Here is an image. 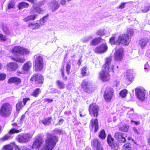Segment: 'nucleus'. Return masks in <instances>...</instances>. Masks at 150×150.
<instances>
[{
    "mask_svg": "<svg viewBox=\"0 0 150 150\" xmlns=\"http://www.w3.org/2000/svg\"><path fill=\"white\" fill-rule=\"evenodd\" d=\"M12 147L10 145H7L4 146V150H13Z\"/></svg>",
    "mask_w": 150,
    "mask_h": 150,
    "instance_id": "47",
    "label": "nucleus"
},
{
    "mask_svg": "<svg viewBox=\"0 0 150 150\" xmlns=\"http://www.w3.org/2000/svg\"><path fill=\"white\" fill-rule=\"evenodd\" d=\"M14 5L15 4L13 2H10L8 5V9H10L13 8L14 7Z\"/></svg>",
    "mask_w": 150,
    "mask_h": 150,
    "instance_id": "49",
    "label": "nucleus"
},
{
    "mask_svg": "<svg viewBox=\"0 0 150 150\" xmlns=\"http://www.w3.org/2000/svg\"><path fill=\"white\" fill-rule=\"evenodd\" d=\"M115 138L119 143H125L126 142V136L124 133L117 132L115 133L114 135Z\"/></svg>",
    "mask_w": 150,
    "mask_h": 150,
    "instance_id": "13",
    "label": "nucleus"
},
{
    "mask_svg": "<svg viewBox=\"0 0 150 150\" xmlns=\"http://www.w3.org/2000/svg\"><path fill=\"white\" fill-rule=\"evenodd\" d=\"M7 40V38L6 35L0 34V40H1L4 41H6Z\"/></svg>",
    "mask_w": 150,
    "mask_h": 150,
    "instance_id": "48",
    "label": "nucleus"
},
{
    "mask_svg": "<svg viewBox=\"0 0 150 150\" xmlns=\"http://www.w3.org/2000/svg\"><path fill=\"white\" fill-rule=\"evenodd\" d=\"M111 62V57L106 58L105 62L102 67L101 70L98 73L99 78L104 82H108L110 79V73L114 72L115 67Z\"/></svg>",
    "mask_w": 150,
    "mask_h": 150,
    "instance_id": "1",
    "label": "nucleus"
},
{
    "mask_svg": "<svg viewBox=\"0 0 150 150\" xmlns=\"http://www.w3.org/2000/svg\"><path fill=\"white\" fill-rule=\"evenodd\" d=\"M25 117V115H23L21 118L20 123H22L23 122V120L24 119Z\"/></svg>",
    "mask_w": 150,
    "mask_h": 150,
    "instance_id": "60",
    "label": "nucleus"
},
{
    "mask_svg": "<svg viewBox=\"0 0 150 150\" xmlns=\"http://www.w3.org/2000/svg\"><path fill=\"white\" fill-rule=\"evenodd\" d=\"M36 12L42 14L43 13V11L41 8L38 7L32 8L31 10L30 13L33 14Z\"/></svg>",
    "mask_w": 150,
    "mask_h": 150,
    "instance_id": "27",
    "label": "nucleus"
},
{
    "mask_svg": "<svg viewBox=\"0 0 150 150\" xmlns=\"http://www.w3.org/2000/svg\"><path fill=\"white\" fill-rule=\"evenodd\" d=\"M98 137L101 139H104L106 137L105 132L104 129L101 130L99 132Z\"/></svg>",
    "mask_w": 150,
    "mask_h": 150,
    "instance_id": "31",
    "label": "nucleus"
},
{
    "mask_svg": "<svg viewBox=\"0 0 150 150\" xmlns=\"http://www.w3.org/2000/svg\"><path fill=\"white\" fill-rule=\"evenodd\" d=\"M71 62L70 61L67 62L66 64V71L67 75H69L70 72V70L71 68Z\"/></svg>",
    "mask_w": 150,
    "mask_h": 150,
    "instance_id": "38",
    "label": "nucleus"
},
{
    "mask_svg": "<svg viewBox=\"0 0 150 150\" xmlns=\"http://www.w3.org/2000/svg\"><path fill=\"white\" fill-rule=\"evenodd\" d=\"M6 77L5 74H0V80H4Z\"/></svg>",
    "mask_w": 150,
    "mask_h": 150,
    "instance_id": "51",
    "label": "nucleus"
},
{
    "mask_svg": "<svg viewBox=\"0 0 150 150\" xmlns=\"http://www.w3.org/2000/svg\"><path fill=\"white\" fill-rule=\"evenodd\" d=\"M131 122H133L136 125H137L140 124V122L139 121H134L133 120H131Z\"/></svg>",
    "mask_w": 150,
    "mask_h": 150,
    "instance_id": "57",
    "label": "nucleus"
},
{
    "mask_svg": "<svg viewBox=\"0 0 150 150\" xmlns=\"http://www.w3.org/2000/svg\"><path fill=\"white\" fill-rule=\"evenodd\" d=\"M57 86L59 89H64L66 87V85L59 80H57L56 81Z\"/></svg>",
    "mask_w": 150,
    "mask_h": 150,
    "instance_id": "32",
    "label": "nucleus"
},
{
    "mask_svg": "<svg viewBox=\"0 0 150 150\" xmlns=\"http://www.w3.org/2000/svg\"><path fill=\"white\" fill-rule=\"evenodd\" d=\"M134 110L133 109H132L130 110L127 112V114L129 115H131L134 113Z\"/></svg>",
    "mask_w": 150,
    "mask_h": 150,
    "instance_id": "58",
    "label": "nucleus"
},
{
    "mask_svg": "<svg viewBox=\"0 0 150 150\" xmlns=\"http://www.w3.org/2000/svg\"><path fill=\"white\" fill-rule=\"evenodd\" d=\"M131 145L129 143H125L122 146V150H131Z\"/></svg>",
    "mask_w": 150,
    "mask_h": 150,
    "instance_id": "34",
    "label": "nucleus"
},
{
    "mask_svg": "<svg viewBox=\"0 0 150 150\" xmlns=\"http://www.w3.org/2000/svg\"><path fill=\"white\" fill-rule=\"evenodd\" d=\"M32 137V135L31 134L26 133L18 135L17 139L19 142L25 143L29 142Z\"/></svg>",
    "mask_w": 150,
    "mask_h": 150,
    "instance_id": "8",
    "label": "nucleus"
},
{
    "mask_svg": "<svg viewBox=\"0 0 150 150\" xmlns=\"http://www.w3.org/2000/svg\"><path fill=\"white\" fill-rule=\"evenodd\" d=\"M127 91L126 89H124L120 91V95L122 98L125 97L127 95Z\"/></svg>",
    "mask_w": 150,
    "mask_h": 150,
    "instance_id": "42",
    "label": "nucleus"
},
{
    "mask_svg": "<svg viewBox=\"0 0 150 150\" xmlns=\"http://www.w3.org/2000/svg\"><path fill=\"white\" fill-rule=\"evenodd\" d=\"M32 66V63L30 61H28L24 64L22 67V70L24 73L29 72Z\"/></svg>",
    "mask_w": 150,
    "mask_h": 150,
    "instance_id": "19",
    "label": "nucleus"
},
{
    "mask_svg": "<svg viewBox=\"0 0 150 150\" xmlns=\"http://www.w3.org/2000/svg\"><path fill=\"white\" fill-rule=\"evenodd\" d=\"M41 150H47V140H45V144L42 147Z\"/></svg>",
    "mask_w": 150,
    "mask_h": 150,
    "instance_id": "55",
    "label": "nucleus"
},
{
    "mask_svg": "<svg viewBox=\"0 0 150 150\" xmlns=\"http://www.w3.org/2000/svg\"><path fill=\"white\" fill-rule=\"evenodd\" d=\"M97 34L100 36H103L105 35V33L103 31L100 30L97 32Z\"/></svg>",
    "mask_w": 150,
    "mask_h": 150,
    "instance_id": "52",
    "label": "nucleus"
},
{
    "mask_svg": "<svg viewBox=\"0 0 150 150\" xmlns=\"http://www.w3.org/2000/svg\"><path fill=\"white\" fill-rule=\"evenodd\" d=\"M37 16V15L36 14L28 16L24 18L23 20L25 22H27L30 20H33L36 18Z\"/></svg>",
    "mask_w": 150,
    "mask_h": 150,
    "instance_id": "30",
    "label": "nucleus"
},
{
    "mask_svg": "<svg viewBox=\"0 0 150 150\" xmlns=\"http://www.w3.org/2000/svg\"><path fill=\"white\" fill-rule=\"evenodd\" d=\"M28 26L30 28L33 30L38 29L40 27V25L38 23L35 24L30 23L28 25Z\"/></svg>",
    "mask_w": 150,
    "mask_h": 150,
    "instance_id": "33",
    "label": "nucleus"
},
{
    "mask_svg": "<svg viewBox=\"0 0 150 150\" xmlns=\"http://www.w3.org/2000/svg\"><path fill=\"white\" fill-rule=\"evenodd\" d=\"M41 92V90L39 88H37L35 89L34 90L33 93H32L31 95L32 96L35 97H37L38 95H39Z\"/></svg>",
    "mask_w": 150,
    "mask_h": 150,
    "instance_id": "36",
    "label": "nucleus"
},
{
    "mask_svg": "<svg viewBox=\"0 0 150 150\" xmlns=\"http://www.w3.org/2000/svg\"><path fill=\"white\" fill-rule=\"evenodd\" d=\"M108 49V46L105 43H103L97 46L94 50V52L97 54H102L106 52Z\"/></svg>",
    "mask_w": 150,
    "mask_h": 150,
    "instance_id": "12",
    "label": "nucleus"
},
{
    "mask_svg": "<svg viewBox=\"0 0 150 150\" xmlns=\"http://www.w3.org/2000/svg\"><path fill=\"white\" fill-rule=\"evenodd\" d=\"M91 124L92 127V129H94L93 132L95 133L97 132L98 129L99 125L98 120L95 118L94 120L92 119L91 121Z\"/></svg>",
    "mask_w": 150,
    "mask_h": 150,
    "instance_id": "18",
    "label": "nucleus"
},
{
    "mask_svg": "<svg viewBox=\"0 0 150 150\" xmlns=\"http://www.w3.org/2000/svg\"><path fill=\"white\" fill-rule=\"evenodd\" d=\"M80 87L82 91L88 93H91L94 91L92 85L89 81H87L85 79L82 81Z\"/></svg>",
    "mask_w": 150,
    "mask_h": 150,
    "instance_id": "4",
    "label": "nucleus"
},
{
    "mask_svg": "<svg viewBox=\"0 0 150 150\" xmlns=\"http://www.w3.org/2000/svg\"><path fill=\"white\" fill-rule=\"evenodd\" d=\"M124 56V49L122 47L115 50L114 54V58L116 61H121L123 59Z\"/></svg>",
    "mask_w": 150,
    "mask_h": 150,
    "instance_id": "10",
    "label": "nucleus"
},
{
    "mask_svg": "<svg viewBox=\"0 0 150 150\" xmlns=\"http://www.w3.org/2000/svg\"><path fill=\"white\" fill-rule=\"evenodd\" d=\"M46 18L47 17L45 16L41 19L40 23L41 25H44L45 22H46L47 21Z\"/></svg>",
    "mask_w": 150,
    "mask_h": 150,
    "instance_id": "45",
    "label": "nucleus"
},
{
    "mask_svg": "<svg viewBox=\"0 0 150 150\" xmlns=\"http://www.w3.org/2000/svg\"><path fill=\"white\" fill-rule=\"evenodd\" d=\"M91 146L93 150H103L100 140L95 138L91 141Z\"/></svg>",
    "mask_w": 150,
    "mask_h": 150,
    "instance_id": "14",
    "label": "nucleus"
},
{
    "mask_svg": "<svg viewBox=\"0 0 150 150\" xmlns=\"http://www.w3.org/2000/svg\"><path fill=\"white\" fill-rule=\"evenodd\" d=\"M53 120L51 117H49L47 118V125L50 124L52 121Z\"/></svg>",
    "mask_w": 150,
    "mask_h": 150,
    "instance_id": "56",
    "label": "nucleus"
},
{
    "mask_svg": "<svg viewBox=\"0 0 150 150\" xmlns=\"http://www.w3.org/2000/svg\"><path fill=\"white\" fill-rule=\"evenodd\" d=\"M11 138V136L8 135H6L2 138V139L3 140H6L8 139Z\"/></svg>",
    "mask_w": 150,
    "mask_h": 150,
    "instance_id": "54",
    "label": "nucleus"
},
{
    "mask_svg": "<svg viewBox=\"0 0 150 150\" xmlns=\"http://www.w3.org/2000/svg\"><path fill=\"white\" fill-rule=\"evenodd\" d=\"M13 144L16 150H22V146H18L16 145L15 142L13 143Z\"/></svg>",
    "mask_w": 150,
    "mask_h": 150,
    "instance_id": "50",
    "label": "nucleus"
},
{
    "mask_svg": "<svg viewBox=\"0 0 150 150\" xmlns=\"http://www.w3.org/2000/svg\"><path fill=\"white\" fill-rule=\"evenodd\" d=\"M58 140V137L55 136H51L47 139V150H52L56 146Z\"/></svg>",
    "mask_w": 150,
    "mask_h": 150,
    "instance_id": "7",
    "label": "nucleus"
},
{
    "mask_svg": "<svg viewBox=\"0 0 150 150\" xmlns=\"http://www.w3.org/2000/svg\"><path fill=\"white\" fill-rule=\"evenodd\" d=\"M22 131L21 129L18 130L15 128L11 129L9 132L8 133L10 135H12L15 133H18L21 132Z\"/></svg>",
    "mask_w": 150,
    "mask_h": 150,
    "instance_id": "39",
    "label": "nucleus"
},
{
    "mask_svg": "<svg viewBox=\"0 0 150 150\" xmlns=\"http://www.w3.org/2000/svg\"><path fill=\"white\" fill-rule=\"evenodd\" d=\"M22 50L21 51V54L24 55L29 53L30 51L28 49L23 47L22 48Z\"/></svg>",
    "mask_w": 150,
    "mask_h": 150,
    "instance_id": "41",
    "label": "nucleus"
},
{
    "mask_svg": "<svg viewBox=\"0 0 150 150\" xmlns=\"http://www.w3.org/2000/svg\"><path fill=\"white\" fill-rule=\"evenodd\" d=\"M145 10H144L143 11L145 12H148L149 10H150V6L148 7H146L145 8Z\"/></svg>",
    "mask_w": 150,
    "mask_h": 150,
    "instance_id": "62",
    "label": "nucleus"
},
{
    "mask_svg": "<svg viewBox=\"0 0 150 150\" xmlns=\"http://www.w3.org/2000/svg\"><path fill=\"white\" fill-rule=\"evenodd\" d=\"M35 67L36 71H40L43 67V59L42 57L38 56L35 57Z\"/></svg>",
    "mask_w": 150,
    "mask_h": 150,
    "instance_id": "9",
    "label": "nucleus"
},
{
    "mask_svg": "<svg viewBox=\"0 0 150 150\" xmlns=\"http://www.w3.org/2000/svg\"><path fill=\"white\" fill-rule=\"evenodd\" d=\"M8 81L10 83L20 82L21 81V80L17 78L13 77L10 78L8 80Z\"/></svg>",
    "mask_w": 150,
    "mask_h": 150,
    "instance_id": "37",
    "label": "nucleus"
},
{
    "mask_svg": "<svg viewBox=\"0 0 150 150\" xmlns=\"http://www.w3.org/2000/svg\"><path fill=\"white\" fill-rule=\"evenodd\" d=\"M126 34L129 35V36H133V31L132 29H128L127 30V33Z\"/></svg>",
    "mask_w": 150,
    "mask_h": 150,
    "instance_id": "46",
    "label": "nucleus"
},
{
    "mask_svg": "<svg viewBox=\"0 0 150 150\" xmlns=\"http://www.w3.org/2000/svg\"><path fill=\"white\" fill-rule=\"evenodd\" d=\"M102 38L101 37L94 38L91 41V45L92 46H95L99 44L102 40Z\"/></svg>",
    "mask_w": 150,
    "mask_h": 150,
    "instance_id": "25",
    "label": "nucleus"
},
{
    "mask_svg": "<svg viewBox=\"0 0 150 150\" xmlns=\"http://www.w3.org/2000/svg\"><path fill=\"white\" fill-rule=\"evenodd\" d=\"M62 77L63 80L64 81H66L67 80V78L66 76L64 75L62 76Z\"/></svg>",
    "mask_w": 150,
    "mask_h": 150,
    "instance_id": "64",
    "label": "nucleus"
},
{
    "mask_svg": "<svg viewBox=\"0 0 150 150\" xmlns=\"http://www.w3.org/2000/svg\"><path fill=\"white\" fill-rule=\"evenodd\" d=\"M29 6V4L24 2H22L20 3L18 5L19 9L23 8H24L28 7Z\"/></svg>",
    "mask_w": 150,
    "mask_h": 150,
    "instance_id": "40",
    "label": "nucleus"
},
{
    "mask_svg": "<svg viewBox=\"0 0 150 150\" xmlns=\"http://www.w3.org/2000/svg\"><path fill=\"white\" fill-rule=\"evenodd\" d=\"M133 74L131 70L127 71L125 80V82L127 85H129L133 82L134 78Z\"/></svg>",
    "mask_w": 150,
    "mask_h": 150,
    "instance_id": "15",
    "label": "nucleus"
},
{
    "mask_svg": "<svg viewBox=\"0 0 150 150\" xmlns=\"http://www.w3.org/2000/svg\"><path fill=\"white\" fill-rule=\"evenodd\" d=\"M129 126L126 124L124 123L121 124L119 127L120 130L124 132H127L128 131Z\"/></svg>",
    "mask_w": 150,
    "mask_h": 150,
    "instance_id": "26",
    "label": "nucleus"
},
{
    "mask_svg": "<svg viewBox=\"0 0 150 150\" xmlns=\"http://www.w3.org/2000/svg\"><path fill=\"white\" fill-rule=\"evenodd\" d=\"M43 142V139L41 137H39L35 139L33 144L32 147L33 148H39Z\"/></svg>",
    "mask_w": 150,
    "mask_h": 150,
    "instance_id": "24",
    "label": "nucleus"
},
{
    "mask_svg": "<svg viewBox=\"0 0 150 150\" xmlns=\"http://www.w3.org/2000/svg\"><path fill=\"white\" fill-rule=\"evenodd\" d=\"M12 108L10 104L6 103L3 104L0 109V115L2 117H7L11 114Z\"/></svg>",
    "mask_w": 150,
    "mask_h": 150,
    "instance_id": "3",
    "label": "nucleus"
},
{
    "mask_svg": "<svg viewBox=\"0 0 150 150\" xmlns=\"http://www.w3.org/2000/svg\"><path fill=\"white\" fill-rule=\"evenodd\" d=\"M22 47L20 46H16L12 48L11 52L13 53L21 54Z\"/></svg>",
    "mask_w": 150,
    "mask_h": 150,
    "instance_id": "29",
    "label": "nucleus"
},
{
    "mask_svg": "<svg viewBox=\"0 0 150 150\" xmlns=\"http://www.w3.org/2000/svg\"><path fill=\"white\" fill-rule=\"evenodd\" d=\"M87 68L86 66H84L81 69V73L83 76H87L88 73H87Z\"/></svg>",
    "mask_w": 150,
    "mask_h": 150,
    "instance_id": "35",
    "label": "nucleus"
},
{
    "mask_svg": "<svg viewBox=\"0 0 150 150\" xmlns=\"http://www.w3.org/2000/svg\"><path fill=\"white\" fill-rule=\"evenodd\" d=\"M22 150H33V147L31 146H22Z\"/></svg>",
    "mask_w": 150,
    "mask_h": 150,
    "instance_id": "44",
    "label": "nucleus"
},
{
    "mask_svg": "<svg viewBox=\"0 0 150 150\" xmlns=\"http://www.w3.org/2000/svg\"><path fill=\"white\" fill-rule=\"evenodd\" d=\"M82 61V60H81V58L78 60V62H77V64L79 66H80L81 65V62Z\"/></svg>",
    "mask_w": 150,
    "mask_h": 150,
    "instance_id": "63",
    "label": "nucleus"
},
{
    "mask_svg": "<svg viewBox=\"0 0 150 150\" xmlns=\"http://www.w3.org/2000/svg\"><path fill=\"white\" fill-rule=\"evenodd\" d=\"M99 110V107L95 103H91L89 106L88 111L91 116L97 117L98 115Z\"/></svg>",
    "mask_w": 150,
    "mask_h": 150,
    "instance_id": "6",
    "label": "nucleus"
},
{
    "mask_svg": "<svg viewBox=\"0 0 150 150\" xmlns=\"http://www.w3.org/2000/svg\"><path fill=\"white\" fill-rule=\"evenodd\" d=\"M30 100V98H23L22 101H20L16 105V107L17 110H19L21 108L26 104L27 102Z\"/></svg>",
    "mask_w": 150,
    "mask_h": 150,
    "instance_id": "22",
    "label": "nucleus"
},
{
    "mask_svg": "<svg viewBox=\"0 0 150 150\" xmlns=\"http://www.w3.org/2000/svg\"><path fill=\"white\" fill-rule=\"evenodd\" d=\"M135 94L138 98L141 101H143L145 98V94L144 91L142 89L137 88L135 89Z\"/></svg>",
    "mask_w": 150,
    "mask_h": 150,
    "instance_id": "16",
    "label": "nucleus"
},
{
    "mask_svg": "<svg viewBox=\"0 0 150 150\" xmlns=\"http://www.w3.org/2000/svg\"><path fill=\"white\" fill-rule=\"evenodd\" d=\"M64 121V120L63 119H61L59 120V122L57 123V124L60 125L62 124Z\"/></svg>",
    "mask_w": 150,
    "mask_h": 150,
    "instance_id": "61",
    "label": "nucleus"
},
{
    "mask_svg": "<svg viewBox=\"0 0 150 150\" xmlns=\"http://www.w3.org/2000/svg\"><path fill=\"white\" fill-rule=\"evenodd\" d=\"M42 123L44 125H46L47 124V120L45 119H44L41 120Z\"/></svg>",
    "mask_w": 150,
    "mask_h": 150,
    "instance_id": "59",
    "label": "nucleus"
},
{
    "mask_svg": "<svg viewBox=\"0 0 150 150\" xmlns=\"http://www.w3.org/2000/svg\"><path fill=\"white\" fill-rule=\"evenodd\" d=\"M149 40L147 38H142L139 40L138 44L142 49H143L146 46Z\"/></svg>",
    "mask_w": 150,
    "mask_h": 150,
    "instance_id": "23",
    "label": "nucleus"
},
{
    "mask_svg": "<svg viewBox=\"0 0 150 150\" xmlns=\"http://www.w3.org/2000/svg\"><path fill=\"white\" fill-rule=\"evenodd\" d=\"M114 93V91L112 88L110 86L106 87L103 95L105 101L107 102H110L113 98Z\"/></svg>",
    "mask_w": 150,
    "mask_h": 150,
    "instance_id": "5",
    "label": "nucleus"
},
{
    "mask_svg": "<svg viewBox=\"0 0 150 150\" xmlns=\"http://www.w3.org/2000/svg\"><path fill=\"white\" fill-rule=\"evenodd\" d=\"M130 42V38L129 35L125 33L121 34L118 36V39L116 40L115 36L110 38L109 43L112 45H122L127 46Z\"/></svg>",
    "mask_w": 150,
    "mask_h": 150,
    "instance_id": "2",
    "label": "nucleus"
},
{
    "mask_svg": "<svg viewBox=\"0 0 150 150\" xmlns=\"http://www.w3.org/2000/svg\"><path fill=\"white\" fill-rule=\"evenodd\" d=\"M125 4L126 3L124 2L122 3L121 4L117 7V8L120 9L124 8L125 7Z\"/></svg>",
    "mask_w": 150,
    "mask_h": 150,
    "instance_id": "53",
    "label": "nucleus"
},
{
    "mask_svg": "<svg viewBox=\"0 0 150 150\" xmlns=\"http://www.w3.org/2000/svg\"><path fill=\"white\" fill-rule=\"evenodd\" d=\"M60 6V5L58 2L55 1H53L49 4V7L50 10L52 11H54L58 9Z\"/></svg>",
    "mask_w": 150,
    "mask_h": 150,
    "instance_id": "20",
    "label": "nucleus"
},
{
    "mask_svg": "<svg viewBox=\"0 0 150 150\" xmlns=\"http://www.w3.org/2000/svg\"><path fill=\"white\" fill-rule=\"evenodd\" d=\"M3 30L4 33L6 34L9 35L11 33L10 31L6 26L4 25L3 26Z\"/></svg>",
    "mask_w": 150,
    "mask_h": 150,
    "instance_id": "43",
    "label": "nucleus"
},
{
    "mask_svg": "<svg viewBox=\"0 0 150 150\" xmlns=\"http://www.w3.org/2000/svg\"><path fill=\"white\" fill-rule=\"evenodd\" d=\"M7 70L10 71H14L16 70L18 68V65L15 62H10L6 65Z\"/></svg>",
    "mask_w": 150,
    "mask_h": 150,
    "instance_id": "21",
    "label": "nucleus"
},
{
    "mask_svg": "<svg viewBox=\"0 0 150 150\" xmlns=\"http://www.w3.org/2000/svg\"><path fill=\"white\" fill-rule=\"evenodd\" d=\"M107 142L108 144L113 150H117L118 146L116 143L114 142V139L110 134H108L107 137Z\"/></svg>",
    "mask_w": 150,
    "mask_h": 150,
    "instance_id": "11",
    "label": "nucleus"
},
{
    "mask_svg": "<svg viewBox=\"0 0 150 150\" xmlns=\"http://www.w3.org/2000/svg\"><path fill=\"white\" fill-rule=\"evenodd\" d=\"M11 58L13 60L20 63H23L25 60V59L24 57H11Z\"/></svg>",
    "mask_w": 150,
    "mask_h": 150,
    "instance_id": "28",
    "label": "nucleus"
},
{
    "mask_svg": "<svg viewBox=\"0 0 150 150\" xmlns=\"http://www.w3.org/2000/svg\"><path fill=\"white\" fill-rule=\"evenodd\" d=\"M30 81L35 80V82L36 84L42 83L43 82V77L40 74H34L33 76L30 79Z\"/></svg>",
    "mask_w": 150,
    "mask_h": 150,
    "instance_id": "17",
    "label": "nucleus"
}]
</instances>
